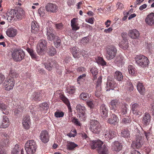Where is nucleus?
<instances>
[{
  "label": "nucleus",
  "mask_w": 154,
  "mask_h": 154,
  "mask_svg": "<svg viewBox=\"0 0 154 154\" xmlns=\"http://www.w3.org/2000/svg\"><path fill=\"white\" fill-rule=\"evenodd\" d=\"M111 109L116 113H121L122 115L126 114L127 112L128 105L127 104L119 101L116 100H113L110 103Z\"/></svg>",
  "instance_id": "f257e3e1"
},
{
  "label": "nucleus",
  "mask_w": 154,
  "mask_h": 154,
  "mask_svg": "<svg viewBox=\"0 0 154 154\" xmlns=\"http://www.w3.org/2000/svg\"><path fill=\"white\" fill-rule=\"evenodd\" d=\"M11 56L13 59L15 61H20L24 58L25 53L22 49L16 48L12 52Z\"/></svg>",
  "instance_id": "f03ea898"
},
{
  "label": "nucleus",
  "mask_w": 154,
  "mask_h": 154,
  "mask_svg": "<svg viewBox=\"0 0 154 154\" xmlns=\"http://www.w3.org/2000/svg\"><path fill=\"white\" fill-rule=\"evenodd\" d=\"M137 64L139 66L144 67L147 66L149 63V61L146 57L143 55H138L135 58Z\"/></svg>",
  "instance_id": "7ed1b4c3"
},
{
  "label": "nucleus",
  "mask_w": 154,
  "mask_h": 154,
  "mask_svg": "<svg viewBox=\"0 0 154 154\" xmlns=\"http://www.w3.org/2000/svg\"><path fill=\"white\" fill-rule=\"evenodd\" d=\"M25 148L27 154H32L35 152L37 148L35 141L32 140L27 141L25 144Z\"/></svg>",
  "instance_id": "20e7f679"
},
{
  "label": "nucleus",
  "mask_w": 154,
  "mask_h": 154,
  "mask_svg": "<svg viewBox=\"0 0 154 154\" xmlns=\"http://www.w3.org/2000/svg\"><path fill=\"white\" fill-rule=\"evenodd\" d=\"M91 131L94 133L99 134L101 131V126L96 120H92L91 122Z\"/></svg>",
  "instance_id": "39448f33"
},
{
  "label": "nucleus",
  "mask_w": 154,
  "mask_h": 154,
  "mask_svg": "<svg viewBox=\"0 0 154 154\" xmlns=\"http://www.w3.org/2000/svg\"><path fill=\"white\" fill-rule=\"evenodd\" d=\"M47 42L46 40L42 39L39 41L37 46L36 51L39 55L43 54L46 48Z\"/></svg>",
  "instance_id": "423d86ee"
},
{
  "label": "nucleus",
  "mask_w": 154,
  "mask_h": 154,
  "mask_svg": "<svg viewBox=\"0 0 154 154\" xmlns=\"http://www.w3.org/2000/svg\"><path fill=\"white\" fill-rule=\"evenodd\" d=\"M117 51V50L115 46H109L106 51V58L107 59L111 60L113 59L116 56Z\"/></svg>",
  "instance_id": "0eeeda50"
},
{
  "label": "nucleus",
  "mask_w": 154,
  "mask_h": 154,
  "mask_svg": "<svg viewBox=\"0 0 154 154\" xmlns=\"http://www.w3.org/2000/svg\"><path fill=\"white\" fill-rule=\"evenodd\" d=\"M14 85V80L13 78L9 76L5 80L3 84L5 89L9 91L13 89Z\"/></svg>",
  "instance_id": "6e6552de"
},
{
  "label": "nucleus",
  "mask_w": 154,
  "mask_h": 154,
  "mask_svg": "<svg viewBox=\"0 0 154 154\" xmlns=\"http://www.w3.org/2000/svg\"><path fill=\"white\" fill-rule=\"evenodd\" d=\"M116 86V84L114 79L111 77H108L106 84V87L105 88L106 91H109L111 90H113Z\"/></svg>",
  "instance_id": "1a4fd4ad"
},
{
  "label": "nucleus",
  "mask_w": 154,
  "mask_h": 154,
  "mask_svg": "<svg viewBox=\"0 0 154 154\" xmlns=\"http://www.w3.org/2000/svg\"><path fill=\"white\" fill-rule=\"evenodd\" d=\"M102 78L99 76L98 78L96 85V90L95 92V96L97 97H100L101 94V87Z\"/></svg>",
  "instance_id": "9d476101"
},
{
  "label": "nucleus",
  "mask_w": 154,
  "mask_h": 154,
  "mask_svg": "<svg viewBox=\"0 0 154 154\" xmlns=\"http://www.w3.org/2000/svg\"><path fill=\"white\" fill-rule=\"evenodd\" d=\"M76 109L77 111L79 113L80 118L83 120H85L86 116L85 113L86 110L85 107L80 104H78L77 105Z\"/></svg>",
  "instance_id": "9b49d317"
},
{
  "label": "nucleus",
  "mask_w": 154,
  "mask_h": 154,
  "mask_svg": "<svg viewBox=\"0 0 154 154\" xmlns=\"http://www.w3.org/2000/svg\"><path fill=\"white\" fill-rule=\"evenodd\" d=\"M103 143L100 140H93L90 143V146L91 148L93 149L96 148L98 151L101 149Z\"/></svg>",
  "instance_id": "f8f14e48"
},
{
  "label": "nucleus",
  "mask_w": 154,
  "mask_h": 154,
  "mask_svg": "<svg viewBox=\"0 0 154 154\" xmlns=\"http://www.w3.org/2000/svg\"><path fill=\"white\" fill-rule=\"evenodd\" d=\"M16 10L11 9L8 11L6 14H4L3 16L5 17V15L6 18H7V20H9L10 21L13 19H16Z\"/></svg>",
  "instance_id": "ddd939ff"
},
{
  "label": "nucleus",
  "mask_w": 154,
  "mask_h": 154,
  "mask_svg": "<svg viewBox=\"0 0 154 154\" xmlns=\"http://www.w3.org/2000/svg\"><path fill=\"white\" fill-rule=\"evenodd\" d=\"M45 8L47 11L53 13L56 12L58 9V7L56 4L50 3H48Z\"/></svg>",
  "instance_id": "4468645a"
},
{
  "label": "nucleus",
  "mask_w": 154,
  "mask_h": 154,
  "mask_svg": "<svg viewBox=\"0 0 154 154\" xmlns=\"http://www.w3.org/2000/svg\"><path fill=\"white\" fill-rule=\"evenodd\" d=\"M131 110L134 114L138 116L141 115V113L140 112L141 107L139 104L137 103H132L131 104Z\"/></svg>",
  "instance_id": "2eb2a0df"
},
{
  "label": "nucleus",
  "mask_w": 154,
  "mask_h": 154,
  "mask_svg": "<svg viewBox=\"0 0 154 154\" xmlns=\"http://www.w3.org/2000/svg\"><path fill=\"white\" fill-rule=\"evenodd\" d=\"M142 145V137L138 136L137 137L135 140L133 142L132 146L134 148H139L141 147Z\"/></svg>",
  "instance_id": "dca6fc26"
},
{
  "label": "nucleus",
  "mask_w": 154,
  "mask_h": 154,
  "mask_svg": "<svg viewBox=\"0 0 154 154\" xmlns=\"http://www.w3.org/2000/svg\"><path fill=\"white\" fill-rule=\"evenodd\" d=\"M145 22L149 26L154 25V13H151L148 15L145 19Z\"/></svg>",
  "instance_id": "f3484780"
},
{
  "label": "nucleus",
  "mask_w": 154,
  "mask_h": 154,
  "mask_svg": "<svg viewBox=\"0 0 154 154\" xmlns=\"http://www.w3.org/2000/svg\"><path fill=\"white\" fill-rule=\"evenodd\" d=\"M55 62L54 60L49 59L44 63L45 68L48 70H50L55 65Z\"/></svg>",
  "instance_id": "a211bd4d"
},
{
  "label": "nucleus",
  "mask_w": 154,
  "mask_h": 154,
  "mask_svg": "<svg viewBox=\"0 0 154 154\" xmlns=\"http://www.w3.org/2000/svg\"><path fill=\"white\" fill-rule=\"evenodd\" d=\"M54 31V30L51 28L47 27V38L49 41L53 40L55 37L57 36L53 33Z\"/></svg>",
  "instance_id": "6ab92c4d"
},
{
  "label": "nucleus",
  "mask_w": 154,
  "mask_h": 154,
  "mask_svg": "<svg viewBox=\"0 0 154 154\" xmlns=\"http://www.w3.org/2000/svg\"><path fill=\"white\" fill-rule=\"evenodd\" d=\"M40 138L43 143H47L49 141V136L47 131L45 130L42 131L40 134Z\"/></svg>",
  "instance_id": "aec40b11"
},
{
  "label": "nucleus",
  "mask_w": 154,
  "mask_h": 154,
  "mask_svg": "<svg viewBox=\"0 0 154 154\" xmlns=\"http://www.w3.org/2000/svg\"><path fill=\"white\" fill-rule=\"evenodd\" d=\"M100 112L103 118H105L107 116L108 109L107 106L104 104L100 106Z\"/></svg>",
  "instance_id": "412c9836"
},
{
  "label": "nucleus",
  "mask_w": 154,
  "mask_h": 154,
  "mask_svg": "<svg viewBox=\"0 0 154 154\" xmlns=\"http://www.w3.org/2000/svg\"><path fill=\"white\" fill-rule=\"evenodd\" d=\"M31 27V31L33 33L37 34L39 31V26L35 21H33L32 22Z\"/></svg>",
  "instance_id": "4be33fe9"
},
{
  "label": "nucleus",
  "mask_w": 154,
  "mask_h": 154,
  "mask_svg": "<svg viewBox=\"0 0 154 154\" xmlns=\"http://www.w3.org/2000/svg\"><path fill=\"white\" fill-rule=\"evenodd\" d=\"M128 35L132 38H137L139 37L140 34L136 29H133L129 31Z\"/></svg>",
  "instance_id": "5701e85b"
},
{
  "label": "nucleus",
  "mask_w": 154,
  "mask_h": 154,
  "mask_svg": "<svg viewBox=\"0 0 154 154\" xmlns=\"http://www.w3.org/2000/svg\"><path fill=\"white\" fill-rule=\"evenodd\" d=\"M151 120L150 114L147 112L144 113L143 117L142 122L145 125H149Z\"/></svg>",
  "instance_id": "b1692460"
},
{
  "label": "nucleus",
  "mask_w": 154,
  "mask_h": 154,
  "mask_svg": "<svg viewBox=\"0 0 154 154\" xmlns=\"http://www.w3.org/2000/svg\"><path fill=\"white\" fill-rule=\"evenodd\" d=\"M0 110L4 114L7 115L9 114V107L1 101H0Z\"/></svg>",
  "instance_id": "393cba45"
},
{
  "label": "nucleus",
  "mask_w": 154,
  "mask_h": 154,
  "mask_svg": "<svg viewBox=\"0 0 154 154\" xmlns=\"http://www.w3.org/2000/svg\"><path fill=\"white\" fill-rule=\"evenodd\" d=\"M9 124V120L7 116H4L2 122L0 126V128H5L8 127Z\"/></svg>",
  "instance_id": "a878e982"
},
{
  "label": "nucleus",
  "mask_w": 154,
  "mask_h": 154,
  "mask_svg": "<svg viewBox=\"0 0 154 154\" xmlns=\"http://www.w3.org/2000/svg\"><path fill=\"white\" fill-rule=\"evenodd\" d=\"M22 124L25 129H28L29 128L30 124L29 116H26L23 118L22 121Z\"/></svg>",
  "instance_id": "bb28decb"
},
{
  "label": "nucleus",
  "mask_w": 154,
  "mask_h": 154,
  "mask_svg": "<svg viewBox=\"0 0 154 154\" xmlns=\"http://www.w3.org/2000/svg\"><path fill=\"white\" fill-rule=\"evenodd\" d=\"M6 33L9 37H14L17 35V30L13 28H10L8 29Z\"/></svg>",
  "instance_id": "cd10ccee"
},
{
  "label": "nucleus",
  "mask_w": 154,
  "mask_h": 154,
  "mask_svg": "<svg viewBox=\"0 0 154 154\" xmlns=\"http://www.w3.org/2000/svg\"><path fill=\"white\" fill-rule=\"evenodd\" d=\"M122 145L118 141H115L113 143L112 145V149L116 151H119L122 148Z\"/></svg>",
  "instance_id": "c85d7f7f"
},
{
  "label": "nucleus",
  "mask_w": 154,
  "mask_h": 154,
  "mask_svg": "<svg viewBox=\"0 0 154 154\" xmlns=\"http://www.w3.org/2000/svg\"><path fill=\"white\" fill-rule=\"evenodd\" d=\"M26 108V106H22L21 105H18L16 106L14 109H13L14 114L15 115H17L21 113L23 109Z\"/></svg>",
  "instance_id": "c756f323"
},
{
  "label": "nucleus",
  "mask_w": 154,
  "mask_h": 154,
  "mask_svg": "<svg viewBox=\"0 0 154 154\" xmlns=\"http://www.w3.org/2000/svg\"><path fill=\"white\" fill-rule=\"evenodd\" d=\"M119 119L117 116L114 114L111 115L110 118L109 119L108 122L110 124H115L118 121Z\"/></svg>",
  "instance_id": "7c9ffc66"
},
{
  "label": "nucleus",
  "mask_w": 154,
  "mask_h": 154,
  "mask_svg": "<svg viewBox=\"0 0 154 154\" xmlns=\"http://www.w3.org/2000/svg\"><path fill=\"white\" fill-rule=\"evenodd\" d=\"M16 18L17 19H21L24 15V11L21 8H19L16 10Z\"/></svg>",
  "instance_id": "2f4dec72"
},
{
  "label": "nucleus",
  "mask_w": 154,
  "mask_h": 154,
  "mask_svg": "<svg viewBox=\"0 0 154 154\" xmlns=\"http://www.w3.org/2000/svg\"><path fill=\"white\" fill-rule=\"evenodd\" d=\"M114 75L115 78L119 81H121L123 79V75L122 72L119 71H117L115 72Z\"/></svg>",
  "instance_id": "473e14b6"
},
{
  "label": "nucleus",
  "mask_w": 154,
  "mask_h": 154,
  "mask_svg": "<svg viewBox=\"0 0 154 154\" xmlns=\"http://www.w3.org/2000/svg\"><path fill=\"white\" fill-rule=\"evenodd\" d=\"M137 90L141 94H143L145 92V88L142 83H138L137 85Z\"/></svg>",
  "instance_id": "72a5a7b5"
},
{
  "label": "nucleus",
  "mask_w": 154,
  "mask_h": 154,
  "mask_svg": "<svg viewBox=\"0 0 154 154\" xmlns=\"http://www.w3.org/2000/svg\"><path fill=\"white\" fill-rule=\"evenodd\" d=\"M78 146L77 144L72 142H68L66 145L67 149L70 150H73L75 148L77 147Z\"/></svg>",
  "instance_id": "f704fd0d"
},
{
  "label": "nucleus",
  "mask_w": 154,
  "mask_h": 154,
  "mask_svg": "<svg viewBox=\"0 0 154 154\" xmlns=\"http://www.w3.org/2000/svg\"><path fill=\"white\" fill-rule=\"evenodd\" d=\"M60 98L64 103L67 105L68 109L69 110H71V109L70 106V103L68 99L63 95H61L60 96Z\"/></svg>",
  "instance_id": "c9c22d12"
},
{
  "label": "nucleus",
  "mask_w": 154,
  "mask_h": 154,
  "mask_svg": "<svg viewBox=\"0 0 154 154\" xmlns=\"http://www.w3.org/2000/svg\"><path fill=\"white\" fill-rule=\"evenodd\" d=\"M76 48L74 47L71 50L73 57L75 58H78L80 57V53L76 49Z\"/></svg>",
  "instance_id": "e433bc0d"
},
{
  "label": "nucleus",
  "mask_w": 154,
  "mask_h": 154,
  "mask_svg": "<svg viewBox=\"0 0 154 154\" xmlns=\"http://www.w3.org/2000/svg\"><path fill=\"white\" fill-rule=\"evenodd\" d=\"M41 94L39 92H35L32 95L31 97L35 100H39Z\"/></svg>",
  "instance_id": "4c0bfd02"
},
{
  "label": "nucleus",
  "mask_w": 154,
  "mask_h": 154,
  "mask_svg": "<svg viewBox=\"0 0 154 154\" xmlns=\"http://www.w3.org/2000/svg\"><path fill=\"white\" fill-rule=\"evenodd\" d=\"M90 96L89 94L87 93L82 92L80 94L79 96V98L81 100H86L89 98Z\"/></svg>",
  "instance_id": "58836bf2"
},
{
  "label": "nucleus",
  "mask_w": 154,
  "mask_h": 154,
  "mask_svg": "<svg viewBox=\"0 0 154 154\" xmlns=\"http://www.w3.org/2000/svg\"><path fill=\"white\" fill-rule=\"evenodd\" d=\"M54 42L55 46L57 48L60 45L61 40L59 37L57 36H56L55 38L53 40Z\"/></svg>",
  "instance_id": "ea45409f"
},
{
  "label": "nucleus",
  "mask_w": 154,
  "mask_h": 154,
  "mask_svg": "<svg viewBox=\"0 0 154 154\" xmlns=\"http://www.w3.org/2000/svg\"><path fill=\"white\" fill-rule=\"evenodd\" d=\"M100 154H108V149L106 146L104 145L101 149L98 151Z\"/></svg>",
  "instance_id": "a19ab883"
},
{
  "label": "nucleus",
  "mask_w": 154,
  "mask_h": 154,
  "mask_svg": "<svg viewBox=\"0 0 154 154\" xmlns=\"http://www.w3.org/2000/svg\"><path fill=\"white\" fill-rule=\"evenodd\" d=\"M49 108V106L47 103H43L39 105L38 109L42 111L44 109L47 110Z\"/></svg>",
  "instance_id": "79ce46f5"
},
{
  "label": "nucleus",
  "mask_w": 154,
  "mask_h": 154,
  "mask_svg": "<svg viewBox=\"0 0 154 154\" xmlns=\"http://www.w3.org/2000/svg\"><path fill=\"white\" fill-rule=\"evenodd\" d=\"M128 69L129 74L132 75H134L135 74L136 71L135 69L134 66L129 65L128 67Z\"/></svg>",
  "instance_id": "37998d69"
},
{
  "label": "nucleus",
  "mask_w": 154,
  "mask_h": 154,
  "mask_svg": "<svg viewBox=\"0 0 154 154\" xmlns=\"http://www.w3.org/2000/svg\"><path fill=\"white\" fill-rule=\"evenodd\" d=\"M121 136L124 137H128L130 136L129 131L127 129H124L121 131Z\"/></svg>",
  "instance_id": "c03bdc74"
},
{
  "label": "nucleus",
  "mask_w": 154,
  "mask_h": 154,
  "mask_svg": "<svg viewBox=\"0 0 154 154\" xmlns=\"http://www.w3.org/2000/svg\"><path fill=\"white\" fill-rule=\"evenodd\" d=\"M90 71L93 75L94 76V79H96L97 78L96 75L98 73L97 68L95 66H93L91 69Z\"/></svg>",
  "instance_id": "a18cd8bd"
},
{
  "label": "nucleus",
  "mask_w": 154,
  "mask_h": 154,
  "mask_svg": "<svg viewBox=\"0 0 154 154\" xmlns=\"http://www.w3.org/2000/svg\"><path fill=\"white\" fill-rule=\"evenodd\" d=\"M19 145L16 144L14 147L12 149L11 154H19L20 150Z\"/></svg>",
  "instance_id": "49530a36"
},
{
  "label": "nucleus",
  "mask_w": 154,
  "mask_h": 154,
  "mask_svg": "<svg viewBox=\"0 0 154 154\" xmlns=\"http://www.w3.org/2000/svg\"><path fill=\"white\" fill-rule=\"evenodd\" d=\"M115 61L119 65H122L124 63L123 58L120 56H118L116 59Z\"/></svg>",
  "instance_id": "de8ad7c7"
},
{
  "label": "nucleus",
  "mask_w": 154,
  "mask_h": 154,
  "mask_svg": "<svg viewBox=\"0 0 154 154\" xmlns=\"http://www.w3.org/2000/svg\"><path fill=\"white\" fill-rule=\"evenodd\" d=\"M97 62L102 66L106 65V62L103 60V58L101 57H98L97 61Z\"/></svg>",
  "instance_id": "09e8293b"
},
{
  "label": "nucleus",
  "mask_w": 154,
  "mask_h": 154,
  "mask_svg": "<svg viewBox=\"0 0 154 154\" xmlns=\"http://www.w3.org/2000/svg\"><path fill=\"white\" fill-rule=\"evenodd\" d=\"M48 52L50 55L51 56H53L56 54V51L54 47L51 46L49 48Z\"/></svg>",
  "instance_id": "8fccbe9b"
},
{
  "label": "nucleus",
  "mask_w": 154,
  "mask_h": 154,
  "mask_svg": "<svg viewBox=\"0 0 154 154\" xmlns=\"http://www.w3.org/2000/svg\"><path fill=\"white\" fill-rule=\"evenodd\" d=\"M131 122V118L129 116H128L124 118L122 120V122L123 123L127 124Z\"/></svg>",
  "instance_id": "3c124183"
},
{
  "label": "nucleus",
  "mask_w": 154,
  "mask_h": 154,
  "mask_svg": "<svg viewBox=\"0 0 154 154\" xmlns=\"http://www.w3.org/2000/svg\"><path fill=\"white\" fill-rule=\"evenodd\" d=\"M64 115V113L62 112L57 111L54 113V115L56 117L60 118L63 117Z\"/></svg>",
  "instance_id": "603ef678"
},
{
  "label": "nucleus",
  "mask_w": 154,
  "mask_h": 154,
  "mask_svg": "<svg viewBox=\"0 0 154 154\" xmlns=\"http://www.w3.org/2000/svg\"><path fill=\"white\" fill-rule=\"evenodd\" d=\"M110 130H106L104 133L103 135L105 138L107 139H110V135L109 134Z\"/></svg>",
  "instance_id": "864d4df0"
},
{
  "label": "nucleus",
  "mask_w": 154,
  "mask_h": 154,
  "mask_svg": "<svg viewBox=\"0 0 154 154\" xmlns=\"http://www.w3.org/2000/svg\"><path fill=\"white\" fill-rule=\"evenodd\" d=\"M38 13L40 17H43L45 14V10L43 8L41 7L38 9Z\"/></svg>",
  "instance_id": "5fc2aeb1"
},
{
  "label": "nucleus",
  "mask_w": 154,
  "mask_h": 154,
  "mask_svg": "<svg viewBox=\"0 0 154 154\" xmlns=\"http://www.w3.org/2000/svg\"><path fill=\"white\" fill-rule=\"evenodd\" d=\"M67 92L69 94H73L75 91V88L74 87L70 88L67 89Z\"/></svg>",
  "instance_id": "6e6d98bb"
},
{
  "label": "nucleus",
  "mask_w": 154,
  "mask_h": 154,
  "mask_svg": "<svg viewBox=\"0 0 154 154\" xmlns=\"http://www.w3.org/2000/svg\"><path fill=\"white\" fill-rule=\"evenodd\" d=\"M5 136L6 137V138L5 139L2 143V146L4 145V147L7 145L9 142V140L7 138V137H8V136L7 134H6V135H5Z\"/></svg>",
  "instance_id": "4d7b16f0"
},
{
  "label": "nucleus",
  "mask_w": 154,
  "mask_h": 154,
  "mask_svg": "<svg viewBox=\"0 0 154 154\" xmlns=\"http://www.w3.org/2000/svg\"><path fill=\"white\" fill-rule=\"evenodd\" d=\"M17 74L14 70L11 69L9 72V75L8 76L10 78H13L14 77H16Z\"/></svg>",
  "instance_id": "13d9d810"
},
{
  "label": "nucleus",
  "mask_w": 154,
  "mask_h": 154,
  "mask_svg": "<svg viewBox=\"0 0 154 154\" xmlns=\"http://www.w3.org/2000/svg\"><path fill=\"white\" fill-rule=\"evenodd\" d=\"M7 151L5 149L4 146H0V154H6Z\"/></svg>",
  "instance_id": "bf43d9fd"
},
{
  "label": "nucleus",
  "mask_w": 154,
  "mask_h": 154,
  "mask_svg": "<svg viewBox=\"0 0 154 154\" xmlns=\"http://www.w3.org/2000/svg\"><path fill=\"white\" fill-rule=\"evenodd\" d=\"M55 25L56 28L58 29H62L63 28V25L62 23H55Z\"/></svg>",
  "instance_id": "052dcab7"
},
{
  "label": "nucleus",
  "mask_w": 154,
  "mask_h": 154,
  "mask_svg": "<svg viewBox=\"0 0 154 154\" xmlns=\"http://www.w3.org/2000/svg\"><path fill=\"white\" fill-rule=\"evenodd\" d=\"M30 56L33 59L38 60V57L37 56L35 52L34 51L30 55Z\"/></svg>",
  "instance_id": "680f3d73"
},
{
  "label": "nucleus",
  "mask_w": 154,
  "mask_h": 154,
  "mask_svg": "<svg viewBox=\"0 0 154 154\" xmlns=\"http://www.w3.org/2000/svg\"><path fill=\"white\" fill-rule=\"evenodd\" d=\"M109 134L111 137H110V139L115 137L116 135V132L112 130H110Z\"/></svg>",
  "instance_id": "e2e57ef3"
},
{
  "label": "nucleus",
  "mask_w": 154,
  "mask_h": 154,
  "mask_svg": "<svg viewBox=\"0 0 154 154\" xmlns=\"http://www.w3.org/2000/svg\"><path fill=\"white\" fill-rule=\"evenodd\" d=\"M89 42L88 39L87 37L83 38L81 40V42L83 44H86Z\"/></svg>",
  "instance_id": "0e129e2a"
},
{
  "label": "nucleus",
  "mask_w": 154,
  "mask_h": 154,
  "mask_svg": "<svg viewBox=\"0 0 154 154\" xmlns=\"http://www.w3.org/2000/svg\"><path fill=\"white\" fill-rule=\"evenodd\" d=\"M76 19L75 18H73L71 20V25L72 28H73L74 26L77 25L76 23Z\"/></svg>",
  "instance_id": "69168bd1"
},
{
  "label": "nucleus",
  "mask_w": 154,
  "mask_h": 154,
  "mask_svg": "<svg viewBox=\"0 0 154 154\" xmlns=\"http://www.w3.org/2000/svg\"><path fill=\"white\" fill-rule=\"evenodd\" d=\"M72 122H73L75 125L80 126L81 124L79 121L78 120V119L75 118H74L72 120Z\"/></svg>",
  "instance_id": "338daca9"
},
{
  "label": "nucleus",
  "mask_w": 154,
  "mask_h": 154,
  "mask_svg": "<svg viewBox=\"0 0 154 154\" xmlns=\"http://www.w3.org/2000/svg\"><path fill=\"white\" fill-rule=\"evenodd\" d=\"M87 103L90 108H92L94 106V105L92 101H88L87 102Z\"/></svg>",
  "instance_id": "774afa93"
}]
</instances>
